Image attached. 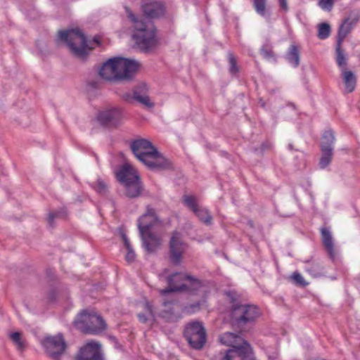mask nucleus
<instances>
[{"label":"nucleus","instance_id":"obj_48","mask_svg":"<svg viewBox=\"0 0 360 360\" xmlns=\"http://www.w3.org/2000/svg\"><path fill=\"white\" fill-rule=\"evenodd\" d=\"M281 8L283 10L288 9L287 0H278Z\"/></svg>","mask_w":360,"mask_h":360},{"label":"nucleus","instance_id":"obj_1","mask_svg":"<svg viewBox=\"0 0 360 360\" xmlns=\"http://www.w3.org/2000/svg\"><path fill=\"white\" fill-rule=\"evenodd\" d=\"M142 67L140 61L124 57H113L103 63L98 70L99 76L113 84L131 82Z\"/></svg>","mask_w":360,"mask_h":360},{"label":"nucleus","instance_id":"obj_44","mask_svg":"<svg viewBox=\"0 0 360 360\" xmlns=\"http://www.w3.org/2000/svg\"><path fill=\"white\" fill-rule=\"evenodd\" d=\"M57 297V292L55 290H51L47 295V298L50 302H53Z\"/></svg>","mask_w":360,"mask_h":360},{"label":"nucleus","instance_id":"obj_22","mask_svg":"<svg viewBox=\"0 0 360 360\" xmlns=\"http://www.w3.org/2000/svg\"><path fill=\"white\" fill-rule=\"evenodd\" d=\"M341 72L346 93H352L355 89L356 85V76L352 71L349 70H343Z\"/></svg>","mask_w":360,"mask_h":360},{"label":"nucleus","instance_id":"obj_26","mask_svg":"<svg viewBox=\"0 0 360 360\" xmlns=\"http://www.w3.org/2000/svg\"><path fill=\"white\" fill-rule=\"evenodd\" d=\"M335 141V136L332 131H326L321 138V150H333V143Z\"/></svg>","mask_w":360,"mask_h":360},{"label":"nucleus","instance_id":"obj_7","mask_svg":"<svg viewBox=\"0 0 360 360\" xmlns=\"http://www.w3.org/2000/svg\"><path fill=\"white\" fill-rule=\"evenodd\" d=\"M77 39L80 40V45H89L91 42L101 45L103 42L100 35H96L92 40H89L78 27L59 30L56 41L65 43L66 45H75Z\"/></svg>","mask_w":360,"mask_h":360},{"label":"nucleus","instance_id":"obj_4","mask_svg":"<svg viewBox=\"0 0 360 360\" xmlns=\"http://www.w3.org/2000/svg\"><path fill=\"white\" fill-rule=\"evenodd\" d=\"M127 18L134 23L135 32L132 38L136 45H150L155 42L156 29L153 23L139 20L127 7H124Z\"/></svg>","mask_w":360,"mask_h":360},{"label":"nucleus","instance_id":"obj_34","mask_svg":"<svg viewBox=\"0 0 360 360\" xmlns=\"http://www.w3.org/2000/svg\"><path fill=\"white\" fill-rule=\"evenodd\" d=\"M266 0H253V6L261 16L266 15Z\"/></svg>","mask_w":360,"mask_h":360},{"label":"nucleus","instance_id":"obj_24","mask_svg":"<svg viewBox=\"0 0 360 360\" xmlns=\"http://www.w3.org/2000/svg\"><path fill=\"white\" fill-rule=\"evenodd\" d=\"M179 274H185L184 273H175L171 275L167 278L168 287L165 289L161 290L160 291V294L165 295L169 292H184V290H172V285H181L182 283H186V279H181L177 277L176 275Z\"/></svg>","mask_w":360,"mask_h":360},{"label":"nucleus","instance_id":"obj_49","mask_svg":"<svg viewBox=\"0 0 360 360\" xmlns=\"http://www.w3.org/2000/svg\"><path fill=\"white\" fill-rule=\"evenodd\" d=\"M146 310L148 313V314L151 316V317H153L154 315H153V309H152V307L151 306H150L148 303L146 304Z\"/></svg>","mask_w":360,"mask_h":360},{"label":"nucleus","instance_id":"obj_45","mask_svg":"<svg viewBox=\"0 0 360 360\" xmlns=\"http://www.w3.org/2000/svg\"><path fill=\"white\" fill-rule=\"evenodd\" d=\"M122 240H123V241H124V245H125L126 249H130V248H131V245H130L129 240V239L127 238V237L126 234L122 233Z\"/></svg>","mask_w":360,"mask_h":360},{"label":"nucleus","instance_id":"obj_2","mask_svg":"<svg viewBox=\"0 0 360 360\" xmlns=\"http://www.w3.org/2000/svg\"><path fill=\"white\" fill-rule=\"evenodd\" d=\"M219 340L221 344L232 347L221 354L220 360H255L252 348L240 335L226 332L220 336Z\"/></svg>","mask_w":360,"mask_h":360},{"label":"nucleus","instance_id":"obj_33","mask_svg":"<svg viewBox=\"0 0 360 360\" xmlns=\"http://www.w3.org/2000/svg\"><path fill=\"white\" fill-rule=\"evenodd\" d=\"M183 202L184 205L193 212L198 208L197 198L194 195H184Z\"/></svg>","mask_w":360,"mask_h":360},{"label":"nucleus","instance_id":"obj_42","mask_svg":"<svg viewBox=\"0 0 360 360\" xmlns=\"http://www.w3.org/2000/svg\"><path fill=\"white\" fill-rule=\"evenodd\" d=\"M59 215H60V214L57 213V212H51V213H49V217H48V223H49L50 226H53V221H54V219L56 218L59 217Z\"/></svg>","mask_w":360,"mask_h":360},{"label":"nucleus","instance_id":"obj_3","mask_svg":"<svg viewBox=\"0 0 360 360\" xmlns=\"http://www.w3.org/2000/svg\"><path fill=\"white\" fill-rule=\"evenodd\" d=\"M231 311V324L235 329L240 330V333L246 331V326L255 322L259 316V309L251 304H240L235 303L233 300Z\"/></svg>","mask_w":360,"mask_h":360},{"label":"nucleus","instance_id":"obj_9","mask_svg":"<svg viewBox=\"0 0 360 360\" xmlns=\"http://www.w3.org/2000/svg\"><path fill=\"white\" fill-rule=\"evenodd\" d=\"M148 92L149 87L147 84L141 82L133 88L132 94L129 92H125L122 94L120 97L127 103H131L134 100L143 106L151 108L154 107L155 104L148 95Z\"/></svg>","mask_w":360,"mask_h":360},{"label":"nucleus","instance_id":"obj_37","mask_svg":"<svg viewBox=\"0 0 360 360\" xmlns=\"http://www.w3.org/2000/svg\"><path fill=\"white\" fill-rule=\"evenodd\" d=\"M291 278L297 285L304 287L308 285V283L304 281L302 275L297 272H294Z\"/></svg>","mask_w":360,"mask_h":360},{"label":"nucleus","instance_id":"obj_14","mask_svg":"<svg viewBox=\"0 0 360 360\" xmlns=\"http://www.w3.org/2000/svg\"><path fill=\"white\" fill-rule=\"evenodd\" d=\"M75 360H104L101 345L94 342L87 343L79 350Z\"/></svg>","mask_w":360,"mask_h":360},{"label":"nucleus","instance_id":"obj_47","mask_svg":"<svg viewBox=\"0 0 360 360\" xmlns=\"http://www.w3.org/2000/svg\"><path fill=\"white\" fill-rule=\"evenodd\" d=\"M196 308H199V304H192L191 305L190 307H186L184 310L186 311V312H192L193 310V309H196Z\"/></svg>","mask_w":360,"mask_h":360},{"label":"nucleus","instance_id":"obj_50","mask_svg":"<svg viewBox=\"0 0 360 360\" xmlns=\"http://www.w3.org/2000/svg\"><path fill=\"white\" fill-rule=\"evenodd\" d=\"M46 48H47V46H39V49H38V52H39L41 54V56H43L44 52L47 51Z\"/></svg>","mask_w":360,"mask_h":360},{"label":"nucleus","instance_id":"obj_25","mask_svg":"<svg viewBox=\"0 0 360 360\" xmlns=\"http://www.w3.org/2000/svg\"><path fill=\"white\" fill-rule=\"evenodd\" d=\"M68 52L79 60H85L94 50V46H67Z\"/></svg>","mask_w":360,"mask_h":360},{"label":"nucleus","instance_id":"obj_39","mask_svg":"<svg viewBox=\"0 0 360 360\" xmlns=\"http://www.w3.org/2000/svg\"><path fill=\"white\" fill-rule=\"evenodd\" d=\"M333 0H319V6L325 11H330L333 7Z\"/></svg>","mask_w":360,"mask_h":360},{"label":"nucleus","instance_id":"obj_20","mask_svg":"<svg viewBox=\"0 0 360 360\" xmlns=\"http://www.w3.org/2000/svg\"><path fill=\"white\" fill-rule=\"evenodd\" d=\"M141 7L144 14L150 18H158L165 13V8L160 2L143 0Z\"/></svg>","mask_w":360,"mask_h":360},{"label":"nucleus","instance_id":"obj_27","mask_svg":"<svg viewBox=\"0 0 360 360\" xmlns=\"http://www.w3.org/2000/svg\"><path fill=\"white\" fill-rule=\"evenodd\" d=\"M336 63L338 66L340 68L341 71L343 70H347V66L348 64V57L346 51L342 49L341 46H337L336 48Z\"/></svg>","mask_w":360,"mask_h":360},{"label":"nucleus","instance_id":"obj_40","mask_svg":"<svg viewBox=\"0 0 360 360\" xmlns=\"http://www.w3.org/2000/svg\"><path fill=\"white\" fill-rule=\"evenodd\" d=\"M140 52L145 54H151L155 53V46H137Z\"/></svg>","mask_w":360,"mask_h":360},{"label":"nucleus","instance_id":"obj_11","mask_svg":"<svg viewBox=\"0 0 360 360\" xmlns=\"http://www.w3.org/2000/svg\"><path fill=\"white\" fill-rule=\"evenodd\" d=\"M151 170H163L170 167V162L165 158L155 147L148 153L141 160Z\"/></svg>","mask_w":360,"mask_h":360},{"label":"nucleus","instance_id":"obj_30","mask_svg":"<svg viewBox=\"0 0 360 360\" xmlns=\"http://www.w3.org/2000/svg\"><path fill=\"white\" fill-rule=\"evenodd\" d=\"M10 339L15 345L18 350L23 352L26 347L25 341L22 338V334L19 332H14L10 335Z\"/></svg>","mask_w":360,"mask_h":360},{"label":"nucleus","instance_id":"obj_8","mask_svg":"<svg viewBox=\"0 0 360 360\" xmlns=\"http://www.w3.org/2000/svg\"><path fill=\"white\" fill-rule=\"evenodd\" d=\"M184 337L189 345L195 349H201L207 341L206 330L198 321L191 322L186 325Z\"/></svg>","mask_w":360,"mask_h":360},{"label":"nucleus","instance_id":"obj_53","mask_svg":"<svg viewBox=\"0 0 360 360\" xmlns=\"http://www.w3.org/2000/svg\"><path fill=\"white\" fill-rule=\"evenodd\" d=\"M47 275H48L49 276L51 277V278H52V277H53V278L54 277V273H53V271H47Z\"/></svg>","mask_w":360,"mask_h":360},{"label":"nucleus","instance_id":"obj_38","mask_svg":"<svg viewBox=\"0 0 360 360\" xmlns=\"http://www.w3.org/2000/svg\"><path fill=\"white\" fill-rule=\"evenodd\" d=\"M307 271L314 277H318L322 274V269L318 264H312Z\"/></svg>","mask_w":360,"mask_h":360},{"label":"nucleus","instance_id":"obj_35","mask_svg":"<svg viewBox=\"0 0 360 360\" xmlns=\"http://www.w3.org/2000/svg\"><path fill=\"white\" fill-rule=\"evenodd\" d=\"M228 60L229 63V72L232 75H236L239 71L236 57L233 53H229L228 54Z\"/></svg>","mask_w":360,"mask_h":360},{"label":"nucleus","instance_id":"obj_21","mask_svg":"<svg viewBox=\"0 0 360 360\" xmlns=\"http://www.w3.org/2000/svg\"><path fill=\"white\" fill-rule=\"evenodd\" d=\"M140 235L143 242V245L147 252L153 253L160 246V238L150 231H147L146 233L143 231L142 233H140Z\"/></svg>","mask_w":360,"mask_h":360},{"label":"nucleus","instance_id":"obj_10","mask_svg":"<svg viewBox=\"0 0 360 360\" xmlns=\"http://www.w3.org/2000/svg\"><path fill=\"white\" fill-rule=\"evenodd\" d=\"M41 344L48 355L54 359H58L66 349L65 340L60 334L46 337L41 341Z\"/></svg>","mask_w":360,"mask_h":360},{"label":"nucleus","instance_id":"obj_32","mask_svg":"<svg viewBox=\"0 0 360 360\" xmlns=\"http://www.w3.org/2000/svg\"><path fill=\"white\" fill-rule=\"evenodd\" d=\"M330 26L328 23L322 22L319 25L318 37L321 39H327L330 34Z\"/></svg>","mask_w":360,"mask_h":360},{"label":"nucleus","instance_id":"obj_41","mask_svg":"<svg viewBox=\"0 0 360 360\" xmlns=\"http://www.w3.org/2000/svg\"><path fill=\"white\" fill-rule=\"evenodd\" d=\"M127 252L126 254V260L129 262H132L135 259L136 254L133 250L132 248L130 249H127Z\"/></svg>","mask_w":360,"mask_h":360},{"label":"nucleus","instance_id":"obj_18","mask_svg":"<svg viewBox=\"0 0 360 360\" xmlns=\"http://www.w3.org/2000/svg\"><path fill=\"white\" fill-rule=\"evenodd\" d=\"M159 221L155 210L153 208H147V212L143 214L138 221V228L140 233L150 231L154 226Z\"/></svg>","mask_w":360,"mask_h":360},{"label":"nucleus","instance_id":"obj_29","mask_svg":"<svg viewBox=\"0 0 360 360\" xmlns=\"http://www.w3.org/2000/svg\"><path fill=\"white\" fill-rule=\"evenodd\" d=\"M321 150V156L319 160V167L321 169H324L328 167L333 159V150Z\"/></svg>","mask_w":360,"mask_h":360},{"label":"nucleus","instance_id":"obj_31","mask_svg":"<svg viewBox=\"0 0 360 360\" xmlns=\"http://www.w3.org/2000/svg\"><path fill=\"white\" fill-rule=\"evenodd\" d=\"M194 213L201 221L205 224H211L212 217L206 209L198 207Z\"/></svg>","mask_w":360,"mask_h":360},{"label":"nucleus","instance_id":"obj_6","mask_svg":"<svg viewBox=\"0 0 360 360\" xmlns=\"http://www.w3.org/2000/svg\"><path fill=\"white\" fill-rule=\"evenodd\" d=\"M116 176L125 188L127 197L133 198L139 197L142 191V186L139 176L136 169L131 165H124L116 172Z\"/></svg>","mask_w":360,"mask_h":360},{"label":"nucleus","instance_id":"obj_51","mask_svg":"<svg viewBox=\"0 0 360 360\" xmlns=\"http://www.w3.org/2000/svg\"><path fill=\"white\" fill-rule=\"evenodd\" d=\"M139 316V320H140L141 322H143V323H144V322H146V321H147V318H146V316L144 314H139V316Z\"/></svg>","mask_w":360,"mask_h":360},{"label":"nucleus","instance_id":"obj_17","mask_svg":"<svg viewBox=\"0 0 360 360\" xmlns=\"http://www.w3.org/2000/svg\"><path fill=\"white\" fill-rule=\"evenodd\" d=\"M160 316L166 321L175 322L181 318L180 307L174 301L165 302Z\"/></svg>","mask_w":360,"mask_h":360},{"label":"nucleus","instance_id":"obj_46","mask_svg":"<svg viewBox=\"0 0 360 360\" xmlns=\"http://www.w3.org/2000/svg\"><path fill=\"white\" fill-rule=\"evenodd\" d=\"M122 240H123V241H124V245H125L126 249H130V248H131V245H130L129 240V239L127 238V237L126 234L122 233Z\"/></svg>","mask_w":360,"mask_h":360},{"label":"nucleus","instance_id":"obj_28","mask_svg":"<svg viewBox=\"0 0 360 360\" xmlns=\"http://www.w3.org/2000/svg\"><path fill=\"white\" fill-rule=\"evenodd\" d=\"M286 58L294 67H297L300 64V51L297 46H292L287 53Z\"/></svg>","mask_w":360,"mask_h":360},{"label":"nucleus","instance_id":"obj_12","mask_svg":"<svg viewBox=\"0 0 360 360\" xmlns=\"http://www.w3.org/2000/svg\"><path fill=\"white\" fill-rule=\"evenodd\" d=\"M359 17L360 14L357 11H352L349 13L347 17L344 19L338 28L336 40L337 45H341L343 43L345 39L359 22Z\"/></svg>","mask_w":360,"mask_h":360},{"label":"nucleus","instance_id":"obj_16","mask_svg":"<svg viewBox=\"0 0 360 360\" xmlns=\"http://www.w3.org/2000/svg\"><path fill=\"white\" fill-rule=\"evenodd\" d=\"M181 279H186V283H182L181 285H172V290H184V292H190L195 293L202 287V282L198 278L189 274L176 275Z\"/></svg>","mask_w":360,"mask_h":360},{"label":"nucleus","instance_id":"obj_52","mask_svg":"<svg viewBox=\"0 0 360 360\" xmlns=\"http://www.w3.org/2000/svg\"><path fill=\"white\" fill-rule=\"evenodd\" d=\"M89 85L91 86L94 88H97L98 87V82H89Z\"/></svg>","mask_w":360,"mask_h":360},{"label":"nucleus","instance_id":"obj_23","mask_svg":"<svg viewBox=\"0 0 360 360\" xmlns=\"http://www.w3.org/2000/svg\"><path fill=\"white\" fill-rule=\"evenodd\" d=\"M322 243L331 258H334L335 252L330 231L325 227L321 229Z\"/></svg>","mask_w":360,"mask_h":360},{"label":"nucleus","instance_id":"obj_13","mask_svg":"<svg viewBox=\"0 0 360 360\" xmlns=\"http://www.w3.org/2000/svg\"><path fill=\"white\" fill-rule=\"evenodd\" d=\"M182 236L178 231H174L169 242L170 257L172 263L179 264L182 255L186 249V244L182 241Z\"/></svg>","mask_w":360,"mask_h":360},{"label":"nucleus","instance_id":"obj_36","mask_svg":"<svg viewBox=\"0 0 360 360\" xmlns=\"http://www.w3.org/2000/svg\"><path fill=\"white\" fill-rule=\"evenodd\" d=\"M92 187L96 192L101 194H105L108 191L107 184L101 179H98L93 183Z\"/></svg>","mask_w":360,"mask_h":360},{"label":"nucleus","instance_id":"obj_43","mask_svg":"<svg viewBox=\"0 0 360 360\" xmlns=\"http://www.w3.org/2000/svg\"><path fill=\"white\" fill-rule=\"evenodd\" d=\"M261 53L262 54L263 57L266 59H270L274 57V53L271 50H267L264 48L261 49Z\"/></svg>","mask_w":360,"mask_h":360},{"label":"nucleus","instance_id":"obj_19","mask_svg":"<svg viewBox=\"0 0 360 360\" xmlns=\"http://www.w3.org/2000/svg\"><path fill=\"white\" fill-rule=\"evenodd\" d=\"M155 148L150 141L145 139L135 140L131 143V149L133 153L140 161Z\"/></svg>","mask_w":360,"mask_h":360},{"label":"nucleus","instance_id":"obj_15","mask_svg":"<svg viewBox=\"0 0 360 360\" xmlns=\"http://www.w3.org/2000/svg\"><path fill=\"white\" fill-rule=\"evenodd\" d=\"M122 117L120 108H111L101 111L98 115V120L105 126L116 124Z\"/></svg>","mask_w":360,"mask_h":360},{"label":"nucleus","instance_id":"obj_5","mask_svg":"<svg viewBox=\"0 0 360 360\" xmlns=\"http://www.w3.org/2000/svg\"><path fill=\"white\" fill-rule=\"evenodd\" d=\"M73 323L77 329L84 333L98 334L106 328L102 317L90 309L82 310L77 316Z\"/></svg>","mask_w":360,"mask_h":360}]
</instances>
